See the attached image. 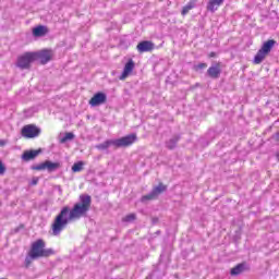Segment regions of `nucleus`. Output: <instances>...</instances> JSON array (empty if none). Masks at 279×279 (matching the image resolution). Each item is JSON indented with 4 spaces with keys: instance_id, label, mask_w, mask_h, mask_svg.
<instances>
[{
    "instance_id": "obj_24",
    "label": "nucleus",
    "mask_w": 279,
    "mask_h": 279,
    "mask_svg": "<svg viewBox=\"0 0 279 279\" xmlns=\"http://www.w3.org/2000/svg\"><path fill=\"white\" fill-rule=\"evenodd\" d=\"M31 169L33 171H45V169H47L46 167V161L45 162H41L39 165H36V166H32Z\"/></svg>"
},
{
    "instance_id": "obj_25",
    "label": "nucleus",
    "mask_w": 279,
    "mask_h": 279,
    "mask_svg": "<svg viewBox=\"0 0 279 279\" xmlns=\"http://www.w3.org/2000/svg\"><path fill=\"white\" fill-rule=\"evenodd\" d=\"M122 221H125L126 223H130L132 221H136V214H129L126 215Z\"/></svg>"
},
{
    "instance_id": "obj_7",
    "label": "nucleus",
    "mask_w": 279,
    "mask_h": 279,
    "mask_svg": "<svg viewBox=\"0 0 279 279\" xmlns=\"http://www.w3.org/2000/svg\"><path fill=\"white\" fill-rule=\"evenodd\" d=\"M107 101L108 96L106 93L98 92L89 99V106H92V108H97V106H104Z\"/></svg>"
},
{
    "instance_id": "obj_12",
    "label": "nucleus",
    "mask_w": 279,
    "mask_h": 279,
    "mask_svg": "<svg viewBox=\"0 0 279 279\" xmlns=\"http://www.w3.org/2000/svg\"><path fill=\"white\" fill-rule=\"evenodd\" d=\"M250 269V266H247L246 262L238 264L235 267L231 268L230 275L231 276H241L244 271H247Z\"/></svg>"
},
{
    "instance_id": "obj_6",
    "label": "nucleus",
    "mask_w": 279,
    "mask_h": 279,
    "mask_svg": "<svg viewBox=\"0 0 279 279\" xmlns=\"http://www.w3.org/2000/svg\"><path fill=\"white\" fill-rule=\"evenodd\" d=\"M46 245L47 244L43 239H38L37 241L33 242L29 251L32 258H40L44 247H46Z\"/></svg>"
},
{
    "instance_id": "obj_33",
    "label": "nucleus",
    "mask_w": 279,
    "mask_h": 279,
    "mask_svg": "<svg viewBox=\"0 0 279 279\" xmlns=\"http://www.w3.org/2000/svg\"><path fill=\"white\" fill-rule=\"evenodd\" d=\"M151 221H153V226H156V223H158V217H154V218L151 219Z\"/></svg>"
},
{
    "instance_id": "obj_35",
    "label": "nucleus",
    "mask_w": 279,
    "mask_h": 279,
    "mask_svg": "<svg viewBox=\"0 0 279 279\" xmlns=\"http://www.w3.org/2000/svg\"><path fill=\"white\" fill-rule=\"evenodd\" d=\"M276 157H277V159H278V161H279V153L276 154Z\"/></svg>"
},
{
    "instance_id": "obj_16",
    "label": "nucleus",
    "mask_w": 279,
    "mask_h": 279,
    "mask_svg": "<svg viewBox=\"0 0 279 279\" xmlns=\"http://www.w3.org/2000/svg\"><path fill=\"white\" fill-rule=\"evenodd\" d=\"M225 1L226 0H209V2L207 3V11L213 13L217 12L220 5H223Z\"/></svg>"
},
{
    "instance_id": "obj_28",
    "label": "nucleus",
    "mask_w": 279,
    "mask_h": 279,
    "mask_svg": "<svg viewBox=\"0 0 279 279\" xmlns=\"http://www.w3.org/2000/svg\"><path fill=\"white\" fill-rule=\"evenodd\" d=\"M5 165H3V161L0 160V175H3V173H5Z\"/></svg>"
},
{
    "instance_id": "obj_5",
    "label": "nucleus",
    "mask_w": 279,
    "mask_h": 279,
    "mask_svg": "<svg viewBox=\"0 0 279 279\" xmlns=\"http://www.w3.org/2000/svg\"><path fill=\"white\" fill-rule=\"evenodd\" d=\"M32 62H35L34 52H25L23 56L17 58L16 66L23 71L25 69H29V66H32Z\"/></svg>"
},
{
    "instance_id": "obj_21",
    "label": "nucleus",
    "mask_w": 279,
    "mask_h": 279,
    "mask_svg": "<svg viewBox=\"0 0 279 279\" xmlns=\"http://www.w3.org/2000/svg\"><path fill=\"white\" fill-rule=\"evenodd\" d=\"M84 161H77L72 166L73 173H80V171L84 170Z\"/></svg>"
},
{
    "instance_id": "obj_22",
    "label": "nucleus",
    "mask_w": 279,
    "mask_h": 279,
    "mask_svg": "<svg viewBox=\"0 0 279 279\" xmlns=\"http://www.w3.org/2000/svg\"><path fill=\"white\" fill-rule=\"evenodd\" d=\"M56 254V251L53 248H45L41 252L40 258H49V256H53Z\"/></svg>"
},
{
    "instance_id": "obj_30",
    "label": "nucleus",
    "mask_w": 279,
    "mask_h": 279,
    "mask_svg": "<svg viewBox=\"0 0 279 279\" xmlns=\"http://www.w3.org/2000/svg\"><path fill=\"white\" fill-rule=\"evenodd\" d=\"M32 186H36L38 184V178H34L31 182Z\"/></svg>"
},
{
    "instance_id": "obj_36",
    "label": "nucleus",
    "mask_w": 279,
    "mask_h": 279,
    "mask_svg": "<svg viewBox=\"0 0 279 279\" xmlns=\"http://www.w3.org/2000/svg\"><path fill=\"white\" fill-rule=\"evenodd\" d=\"M156 234H160V231H157Z\"/></svg>"
},
{
    "instance_id": "obj_13",
    "label": "nucleus",
    "mask_w": 279,
    "mask_h": 279,
    "mask_svg": "<svg viewBox=\"0 0 279 279\" xmlns=\"http://www.w3.org/2000/svg\"><path fill=\"white\" fill-rule=\"evenodd\" d=\"M134 60L129 59V61L125 63L122 74L120 75V80H125L130 73L134 71Z\"/></svg>"
},
{
    "instance_id": "obj_2",
    "label": "nucleus",
    "mask_w": 279,
    "mask_h": 279,
    "mask_svg": "<svg viewBox=\"0 0 279 279\" xmlns=\"http://www.w3.org/2000/svg\"><path fill=\"white\" fill-rule=\"evenodd\" d=\"M137 138L138 137H136V134L132 133L117 140H107L106 142L96 145V149L105 151V149L112 146L116 147V149L121 147H130V145H134V143H136Z\"/></svg>"
},
{
    "instance_id": "obj_20",
    "label": "nucleus",
    "mask_w": 279,
    "mask_h": 279,
    "mask_svg": "<svg viewBox=\"0 0 279 279\" xmlns=\"http://www.w3.org/2000/svg\"><path fill=\"white\" fill-rule=\"evenodd\" d=\"M267 58V54L263 52V50H258L257 53L254 57L253 64H262L263 60Z\"/></svg>"
},
{
    "instance_id": "obj_29",
    "label": "nucleus",
    "mask_w": 279,
    "mask_h": 279,
    "mask_svg": "<svg viewBox=\"0 0 279 279\" xmlns=\"http://www.w3.org/2000/svg\"><path fill=\"white\" fill-rule=\"evenodd\" d=\"M25 228V226L20 225L17 228L14 229V232H21V230H23Z\"/></svg>"
},
{
    "instance_id": "obj_14",
    "label": "nucleus",
    "mask_w": 279,
    "mask_h": 279,
    "mask_svg": "<svg viewBox=\"0 0 279 279\" xmlns=\"http://www.w3.org/2000/svg\"><path fill=\"white\" fill-rule=\"evenodd\" d=\"M49 34V28L45 25H38L33 28V36L35 38H43V36H47Z\"/></svg>"
},
{
    "instance_id": "obj_27",
    "label": "nucleus",
    "mask_w": 279,
    "mask_h": 279,
    "mask_svg": "<svg viewBox=\"0 0 279 279\" xmlns=\"http://www.w3.org/2000/svg\"><path fill=\"white\" fill-rule=\"evenodd\" d=\"M208 66L207 63H198L196 65H194V71H202L204 69H206Z\"/></svg>"
},
{
    "instance_id": "obj_34",
    "label": "nucleus",
    "mask_w": 279,
    "mask_h": 279,
    "mask_svg": "<svg viewBox=\"0 0 279 279\" xmlns=\"http://www.w3.org/2000/svg\"><path fill=\"white\" fill-rule=\"evenodd\" d=\"M209 58H217V52H210Z\"/></svg>"
},
{
    "instance_id": "obj_26",
    "label": "nucleus",
    "mask_w": 279,
    "mask_h": 279,
    "mask_svg": "<svg viewBox=\"0 0 279 279\" xmlns=\"http://www.w3.org/2000/svg\"><path fill=\"white\" fill-rule=\"evenodd\" d=\"M37 257H32V253L28 252V255L25 257V267L32 265V260H36Z\"/></svg>"
},
{
    "instance_id": "obj_19",
    "label": "nucleus",
    "mask_w": 279,
    "mask_h": 279,
    "mask_svg": "<svg viewBox=\"0 0 279 279\" xmlns=\"http://www.w3.org/2000/svg\"><path fill=\"white\" fill-rule=\"evenodd\" d=\"M196 5H197V0H191L190 2H187L185 7H183L181 14L183 16H186V14H189V12H191V10H193V8H195Z\"/></svg>"
},
{
    "instance_id": "obj_10",
    "label": "nucleus",
    "mask_w": 279,
    "mask_h": 279,
    "mask_svg": "<svg viewBox=\"0 0 279 279\" xmlns=\"http://www.w3.org/2000/svg\"><path fill=\"white\" fill-rule=\"evenodd\" d=\"M207 75L211 80H219V77L221 76V63L218 62L215 65L210 66L207 70Z\"/></svg>"
},
{
    "instance_id": "obj_31",
    "label": "nucleus",
    "mask_w": 279,
    "mask_h": 279,
    "mask_svg": "<svg viewBox=\"0 0 279 279\" xmlns=\"http://www.w3.org/2000/svg\"><path fill=\"white\" fill-rule=\"evenodd\" d=\"M274 141H277L279 143V132L272 135Z\"/></svg>"
},
{
    "instance_id": "obj_4",
    "label": "nucleus",
    "mask_w": 279,
    "mask_h": 279,
    "mask_svg": "<svg viewBox=\"0 0 279 279\" xmlns=\"http://www.w3.org/2000/svg\"><path fill=\"white\" fill-rule=\"evenodd\" d=\"M167 191V185L159 183L157 186H155L148 194L142 196L141 202H151L154 199H158L159 195H162Z\"/></svg>"
},
{
    "instance_id": "obj_11",
    "label": "nucleus",
    "mask_w": 279,
    "mask_h": 279,
    "mask_svg": "<svg viewBox=\"0 0 279 279\" xmlns=\"http://www.w3.org/2000/svg\"><path fill=\"white\" fill-rule=\"evenodd\" d=\"M40 154H43V149H31V150H26L22 154V160H24V162H29V160H34L37 156H40Z\"/></svg>"
},
{
    "instance_id": "obj_18",
    "label": "nucleus",
    "mask_w": 279,
    "mask_h": 279,
    "mask_svg": "<svg viewBox=\"0 0 279 279\" xmlns=\"http://www.w3.org/2000/svg\"><path fill=\"white\" fill-rule=\"evenodd\" d=\"M60 162H53L51 160H46V169L48 173H53V171H58L60 169Z\"/></svg>"
},
{
    "instance_id": "obj_1",
    "label": "nucleus",
    "mask_w": 279,
    "mask_h": 279,
    "mask_svg": "<svg viewBox=\"0 0 279 279\" xmlns=\"http://www.w3.org/2000/svg\"><path fill=\"white\" fill-rule=\"evenodd\" d=\"M90 204H93L90 195L82 194L80 196V202L74 204L72 209L69 206L62 207L51 225L52 235L60 236L62 230H64L71 221L86 217V215H88V210H90Z\"/></svg>"
},
{
    "instance_id": "obj_8",
    "label": "nucleus",
    "mask_w": 279,
    "mask_h": 279,
    "mask_svg": "<svg viewBox=\"0 0 279 279\" xmlns=\"http://www.w3.org/2000/svg\"><path fill=\"white\" fill-rule=\"evenodd\" d=\"M33 58L35 62L39 60L40 64H47V62H51V51L44 49L41 51L33 52Z\"/></svg>"
},
{
    "instance_id": "obj_9",
    "label": "nucleus",
    "mask_w": 279,
    "mask_h": 279,
    "mask_svg": "<svg viewBox=\"0 0 279 279\" xmlns=\"http://www.w3.org/2000/svg\"><path fill=\"white\" fill-rule=\"evenodd\" d=\"M136 49L140 53H147L156 49V45L149 40L140 41L136 46Z\"/></svg>"
},
{
    "instance_id": "obj_15",
    "label": "nucleus",
    "mask_w": 279,
    "mask_h": 279,
    "mask_svg": "<svg viewBox=\"0 0 279 279\" xmlns=\"http://www.w3.org/2000/svg\"><path fill=\"white\" fill-rule=\"evenodd\" d=\"M182 138V135L175 134L170 140L166 142L167 149L173 150L175 147H178V143H180V140Z\"/></svg>"
},
{
    "instance_id": "obj_23",
    "label": "nucleus",
    "mask_w": 279,
    "mask_h": 279,
    "mask_svg": "<svg viewBox=\"0 0 279 279\" xmlns=\"http://www.w3.org/2000/svg\"><path fill=\"white\" fill-rule=\"evenodd\" d=\"M73 138H75V134H73L72 132L65 133V135L60 140V143L64 144L68 141H73Z\"/></svg>"
},
{
    "instance_id": "obj_32",
    "label": "nucleus",
    "mask_w": 279,
    "mask_h": 279,
    "mask_svg": "<svg viewBox=\"0 0 279 279\" xmlns=\"http://www.w3.org/2000/svg\"><path fill=\"white\" fill-rule=\"evenodd\" d=\"M7 141L5 140H0V147H4V145H7Z\"/></svg>"
},
{
    "instance_id": "obj_17",
    "label": "nucleus",
    "mask_w": 279,
    "mask_h": 279,
    "mask_svg": "<svg viewBox=\"0 0 279 279\" xmlns=\"http://www.w3.org/2000/svg\"><path fill=\"white\" fill-rule=\"evenodd\" d=\"M275 45H276V40L269 39L263 44V46L259 50L263 53H265L266 56H269V53H271V49H274Z\"/></svg>"
},
{
    "instance_id": "obj_3",
    "label": "nucleus",
    "mask_w": 279,
    "mask_h": 279,
    "mask_svg": "<svg viewBox=\"0 0 279 279\" xmlns=\"http://www.w3.org/2000/svg\"><path fill=\"white\" fill-rule=\"evenodd\" d=\"M43 130L38 128L36 124H26L21 130V135L23 138H38Z\"/></svg>"
}]
</instances>
